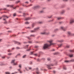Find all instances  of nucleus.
Listing matches in <instances>:
<instances>
[{
  "label": "nucleus",
  "instance_id": "39",
  "mask_svg": "<svg viewBox=\"0 0 74 74\" xmlns=\"http://www.w3.org/2000/svg\"><path fill=\"white\" fill-rule=\"evenodd\" d=\"M51 60V59H50V58H47V60L49 61V60Z\"/></svg>",
  "mask_w": 74,
  "mask_h": 74
},
{
  "label": "nucleus",
  "instance_id": "3",
  "mask_svg": "<svg viewBox=\"0 0 74 74\" xmlns=\"http://www.w3.org/2000/svg\"><path fill=\"white\" fill-rule=\"evenodd\" d=\"M15 60H12L11 62V63H13V65H17V63H15L14 62H15Z\"/></svg>",
  "mask_w": 74,
  "mask_h": 74
},
{
  "label": "nucleus",
  "instance_id": "6",
  "mask_svg": "<svg viewBox=\"0 0 74 74\" xmlns=\"http://www.w3.org/2000/svg\"><path fill=\"white\" fill-rule=\"evenodd\" d=\"M74 19H71L70 21V23H74Z\"/></svg>",
  "mask_w": 74,
  "mask_h": 74
},
{
  "label": "nucleus",
  "instance_id": "12",
  "mask_svg": "<svg viewBox=\"0 0 74 74\" xmlns=\"http://www.w3.org/2000/svg\"><path fill=\"white\" fill-rule=\"evenodd\" d=\"M31 19V18L30 17L25 18V21H27V20H29V19Z\"/></svg>",
  "mask_w": 74,
  "mask_h": 74
},
{
  "label": "nucleus",
  "instance_id": "50",
  "mask_svg": "<svg viewBox=\"0 0 74 74\" xmlns=\"http://www.w3.org/2000/svg\"><path fill=\"white\" fill-rule=\"evenodd\" d=\"M25 3H26L27 4H29V2H25Z\"/></svg>",
  "mask_w": 74,
  "mask_h": 74
},
{
  "label": "nucleus",
  "instance_id": "44",
  "mask_svg": "<svg viewBox=\"0 0 74 74\" xmlns=\"http://www.w3.org/2000/svg\"><path fill=\"white\" fill-rule=\"evenodd\" d=\"M34 56H37V53L35 54H34Z\"/></svg>",
  "mask_w": 74,
  "mask_h": 74
},
{
  "label": "nucleus",
  "instance_id": "25",
  "mask_svg": "<svg viewBox=\"0 0 74 74\" xmlns=\"http://www.w3.org/2000/svg\"><path fill=\"white\" fill-rule=\"evenodd\" d=\"M3 23L4 24H7V21H5Z\"/></svg>",
  "mask_w": 74,
  "mask_h": 74
},
{
  "label": "nucleus",
  "instance_id": "21",
  "mask_svg": "<svg viewBox=\"0 0 74 74\" xmlns=\"http://www.w3.org/2000/svg\"><path fill=\"white\" fill-rule=\"evenodd\" d=\"M70 52H74V50H70Z\"/></svg>",
  "mask_w": 74,
  "mask_h": 74
},
{
  "label": "nucleus",
  "instance_id": "29",
  "mask_svg": "<svg viewBox=\"0 0 74 74\" xmlns=\"http://www.w3.org/2000/svg\"><path fill=\"white\" fill-rule=\"evenodd\" d=\"M16 49H20V48L18 47H16Z\"/></svg>",
  "mask_w": 74,
  "mask_h": 74
},
{
  "label": "nucleus",
  "instance_id": "7",
  "mask_svg": "<svg viewBox=\"0 0 74 74\" xmlns=\"http://www.w3.org/2000/svg\"><path fill=\"white\" fill-rule=\"evenodd\" d=\"M41 34H47V35H48V34H49L50 33L49 32H48V33L43 32V33H42Z\"/></svg>",
  "mask_w": 74,
  "mask_h": 74
},
{
  "label": "nucleus",
  "instance_id": "24",
  "mask_svg": "<svg viewBox=\"0 0 74 74\" xmlns=\"http://www.w3.org/2000/svg\"><path fill=\"white\" fill-rule=\"evenodd\" d=\"M52 15H51V16H48V18H51V17H52Z\"/></svg>",
  "mask_w": 74,
  "mask_h": 74
},
{
  "label": "nucleus",
  "instance_id": "51",
  "mask_svg": "<svg viewBox=\"0 0 74 74\" xmlns=\"http://www.w3.org/2000/svg\"><path fill=\"white\" fill-rule=\"evenodd\" d=\"M28 46H29V45H27V46H26V48H28Z\"/></svg>",
  "mask_w": 74,
  "mask_h": 74
},
{
  "label": "nucleus",
  "instance_id": "18",
  "mask_svg": "<svg viewBox=\"0 0 74 74\" xmlns=\"http://www.w3.org/2000/svg\"><path fill=\"white\" fill-rule=\"evenodd\" d=\"M6 10V8H4L3 9L2 8H0V11H1V10Z\"/></svg>",
  "mask_w": 74,
  "mask_h": 74
},
{
  "label": "nucleus",
  "instance_id": "41",
  "mask_svg": "<svg viewBox=\"0 0 74 74\" xmlns=\"http://www.w3.org/2000/svg\"><path fill=\"white\" fill-rule=\"evenodd\" d=\"M57 30H58V29H56L55 30V32H56V31H57Z\"/></svg>",
  "mask_w": 74,
  "mask_h": 74
},
{
  "label": "nucleus",
  "instance_id": "49",
  "mask_svg": "<svg viewBox=\"0 0 74 74\" xmlns=\"http://www.w3.org/2000/svg\"><path fill=\"white\" fill-rule=\"evenodd\" d=\"M29 43H30L31 44V43H32V42L31 41H29Z\"/></svg>",
  "mask_w": 74,
  "mask_h": 74
},
{
  "label": "nucleus",
  "instance_id": "36",
  "mask_svg": "<svg viewBox=\"0 0 74 74\" xmlns=\"http://www.w3.org/2000/svg\"><path fill=\"white\" fill-rule=\"evenodd\" d=\"M8 55H12V53H8Z\"/></svg>",
  "mask_w": 74,
  "mask_h": 74
},
{
  "label": "nucleus",
  "instance_id": "1",
  "mask_svg": "<svg viewBox=\"0 0 74 74\" xmlns=\"http://www.w3.org/2000/svg\"><path fill=\"white\" fill-rule=\"evenodd\" d=\"M47 42H49L50 44L48 45L47 44H45L44 46H43V48L44 49L48 48V47H51V45H56V43H52V42H53V40H52L47 41Z\"/></svg>",
  "mask_w": 74,
  "mask_h": 74
},
{
  "label": "nucleus",
  "instance_id": "45",
  "mask_svg": "<svg viewBox=\"0 0 74 74\" xmlns=\"http://www.w3.org/2000/svg\"><path fill=\"white\" fill-rule=\"evenodd\" d=\"M40 72H36V74H39Z\"/></svg>",
  "mask_w": 74,
  "mask_h": 74
},
{
  "label": "nucleus",
  "instance_id": "31",
  "mask_svg": "<svg viewBox=\"0 0 74 74\" xmlns=\"http://www.w3.org/2000/svg\"><path fill=\"white\" fill-rule=\"evenodd\" d=\"M5 73L6 74H10V73L8 72H5Z\"/></svg>",
  "mask_w": 74,
  "mask_h": 74
},
{
  "label": "nucleus",
  "instance_id": "63",
  "mask_svg": "<svg viewBox=\"0 0 74 74\" xmlns=\"http://www.w3.org/2000/svg\"><path fill=\"white\" fill-rule=\"evenodd\" d=\"M53 73H55V71H53Z\"/></svg>",
  "mask_w": 74,
  "mask_h": 74
},
{
  "label": "nucleus",
  "instance_id": "60",
  "mask_svg": "<svg viewBox=\"0 0 74 74\" xmlns=\"http://www.w3.org/2000/svg\"><path fill=\"white\" fill-rule=\"evenodd\" d=\"M35 48H38V46H35Z\"/></svg>",
  "mask_w": 74,
  "mask_h": 74
},
{
  "label": "nucleus",
  "instance_id": "46",
  "mask_svg": "<svg viewBox=\"0 0 74 74\" xmlns=\"http://www.w3.org/2000/svg\"><path fill=\"white\" fill-rule=\"evenodd\" d=\"M26 14H23V16H25V15Z\"/></svg>",
  "mask_w": 74,
  "mask_h": 74
},
{
  "label": "nucleus",
  "instance_id": "59",
  "mask_svg": "<svg viewBox=\"0 0 74 74\" xmlns=\"http://www.w3.org/2000/svg\"><path fill=\"white\" fill-rule=\"evenodd\" d=\"M29 69L30 70V69H32V68H31V67H29Z\"/></svg>",
  "mask_w": 74,
  "mask_h": 74
},
{
  "label": "nucleus",
  "instance_id": "16",
  "mask_svg": "<svg viewBox=\"0 0 74 74\" xmlns=\"http://www.w3.org/2000/svg\"><path fill=\"white\" fill-rule=\"evenodd\" d=\"M62 44H60L59 45H58V46L59 47H60L62 46Z\"/></svg>",
  "mask_w": 74,
  "mask_h": 74
},
{
  "label": "nucleus",
  "instance_id": "47",
  "mask_svg": "<svg viewBox=\"0 0 74 74\" xmlns=\"http://www.w3.org/2000/svg\"><path fill=\"white\" fill-rule=\"evenodd\" d=\"M52 51L53 52V51H55V50L54 49H53V50H52Z\"/></svg>",
  "mask_w": 74,
  "mask_h": 74
},
{
  "label": "nucleus",
  "instance_id": "43",
  "mask_svg": "<svg viewBox=\"0 0 74 74\" xmlns=\"http://www.w3.org/2000/svg\"><path fill=\"white\" fill-rule=\"evenodd\" d=\"M30 36L31 37H34V35H31Z\"/></svg>",
  "mask_w": 74,
  "mask_h": 74
},
{
  "label": "nucleus",
  "instance_id": "37",
  "mask_svg": "<svg viewBox=\"0 0 74 74\" xmlns=\"http://www.w3.org/2000/svg\"><path fill=\"white\" fill-rule=\"evenodd\" d=\"M13 16H16V14L14 13V14H13Z\"/></svg>",
  "mask_w": 74,
  "mask_h": 74
},
{
  "label": "nucleus",
  "instance_id": "38",
  "mask_svg": "<svg viewBox=\"0 0 74 74\" xmlns=\"http://www.w3.org/2000/svg\"><path fill=\"white\" fill-rule=\"evenodd\" d=\"M69 45H67L66 46V48H69Z\"/></svg>",
  "mask_w": 74,
  "mask_h": 74
},
{
  "label": "nucleus",
  "instance_id": "14",
  "mask_svg": "<svg viewBox=\"0 0 74 74\" xmlns=\"http://www.w3.org/2000/svg\"><path fill=\"white\" fill-rule=\"evenodd\" d=\"M7 7H10L12 8L13 7H14V5H7Z\"/></svg>",
  "mask_w": 74,
  "mask_h": 74
},
{
  "label": "nucleus",
  "instance_id": "62",
  "mask_svg": "<svg viewBox=\"0 0 74 74\" xmlns=\"http://www.w3.org/2000/svg\"><path fill=\"white\" fill-rule=\"evenodd\" d=\"M27 38H28V39H30V37H27Z\"/></svg>",
  "mask_w": 74,
  "mask_h": 74
},
{
  "label": "nucleus",
  "instance_id": "26",
  "mask_svg": "<svg viewBox=\"0 0 74 74\" xmlns=\"http://www.w3.org/2000/svg\"><path fill=\"white\" fill-rule=\"evenodd\" d=\"M22 66V65L21 64L19 65V67L20 68H21Z\"/></svg>",
  "mask_w": 74,
  "mask_h": 74
},
{
  "label": "nucleus",
  "instance_id": "19",
  "mask_svg": "<svg viewBox=\"0 0 74 74\" xmlns=\"http://www.w3.org/2000/svg\"><path fill=\"white\" fill-rule=\"evenodd\" d=\"M62 19V18L60 17L57 18V19L58 20H60V19Z\"/></svg>",
  "mask_w": 74,
  "mask_h": 74
},
{
  "label": "nucleus",
  "instance_id": "42",
  "mask_svg": "<svg viewBox=\"0 0 74 74\" xmlns=\"http://www.w3.org/2000/svg\"><path fill=\"white\" fill-rule=\"evenodd\" d=\"M21 55V54L19 53L17 55V56H20Z\"/></svg>",
  "mask_w": 74,
  "mask_h": 74
},
{
  "label": "nucleus",
  "instance_id": "33",
  "mask_svg": "<svg viewBox=\"0 0 74 74\" xmlns=\"http://www.w3.org/2000/svg\"><path fill=\"white\" fill-rule=\"evenodd\" d=\"M27 29H31V27H27Z\"/></svg>",
  "mask_w": 74,
  "mask_h": 74
},
{
  "label": "nucleus",
  "instance_id": "57",
  "mask_svg": "<svg viewBox=\"0 0 74 74\" xmlns=\"http://www.w3.org/2000/svg\"><path fill=\"white\" fill-rule=\"evenodd\" d=\"M30 49H28L27 50V51H30Z\"/></svg>",
  "mask_w": 74,
  "mask_h": 74
},
{
  "label": "nucleus",
  "instance_id": "10",
  "mask_svg": "<svg viewBox=\"0 0 74 74\" xmlns=\"http://www.w3.org/2000/svg\"><path fill=\"white\" fill-rule=\"evenodd\" d=\"M60 28L61 29H62V30H64V31L66 30V29H65V28L64 27H61Z\"/></svg>",
  "mask_w": 74,
  "mask_h": 74
},
{
  "label": "nucleus",
  "instance_id": "40",
  "mask_svg": "<svg viewBox=\"0 0 74 74\" xmlns=\"http://www.w3.org/2000/svg\"><path fill=\"white\" fill-rule=\"evenodd\" d=\"M15 73H18V72H15L14 73H12V74H15Z\"/></svg>",
  "mask_w": 74,
  "mask_h": 74
},
{
  "label": "nucleus",
  "instance_id": "27",
  "mask_svg": "<svg viewBox=\"0 0 74 74\" xmlns=\"http://www.w3.org/2000/svg\"><path fill=\"white\" fill-rule=\"evenodd\" d=\"M8 52H12V50H10V49H9L8 50Z\"/></svg>",
  "mask_w": 74,
  "mask_h": 74
},
{
  "label": "nucleus",
  "instance_id": "4",
  "mask_svg": "<svg viewBox=\"0 0 74 74\" xmlns=\"http://www.w3.org/2000/svg\"><path fill=\"white\" fill-rule=\"evenodd\" d=\"M51 66H54V65L53 64H51L50 65H47V68H48V69H51Z\"/></svg>",
  "mask_w": 74,
  "mask_h": 74
},
{
  "label": "nucleus",
  "instance_id": "30",
  "mask_svg": "<svg viewBox=\"0 0 74 74\" xmlns=\"http://www.w3.org/2000/svg\"><path fill=\"white\" fill-rule=\"evenodd\" d=\"M20 2V1H18L16 2V3H19Z\"/></svg>",
  "mask_w": 74,
  "mask_h": 74
},
{
  "label": "nucleus",
  "instance_id": "52",
  "mask_svg": "<svg viewBox=\"0 0 74 74\" xmlns=\"http://www.w3.org/2000/svg\"><path fill=\"white\" fill-rule=\"evenodd\" d=\"M64 1H68V0H63Z\"/></svg>",
  "mask_w": 74,
  "mask_h": 74
},
{
  "label": "nucleus",
  "instance_id": "17",
  "mask_svg": "<svg viewBox=\"0 0 74 74\" xmlns=\"http://www.w3.org/2000/svg\"><path fill=\"white\" fill-rule=\"evenodd\" d=\"M58 42H63V40H58Z\"/></svg>",
  "mask_w": 74,
  "mask_h": 74
},
{
  "label": "nucleus",
  "instance_id": "53",
  "mask_svg": "<svg viewBox=\"0 0 74 74\" xmlns=\"http://www.w3.org/2000/svg\"><path fill=\"white\" fill-rule=\"evenodd\" d=\"M40 12H41V13H42V12H44V11H41Z\"/></svg>",
  "mask_w": 74,
  "mask_h": 74
},
{
  "label": "nucleus",
  "instance_id": "23",
  "mask_svg": "<svg viewBox=\"0 0 74 74\" xmlns=\"http://www.w3.org/2000/svg\"><path fill=\"white\" fill-rule=\"evenodd\" d=\"M34 25H35V24L33 23L32 24V27H34Z\"/></svg>",
  "mask_w": 74,
  "mask_h": 74
},
{
  "label": "nucleus",
  "instance_id": "48",
  "mask_svg": "<svg viewBox=\"0 0 74 74\" xmlns=\"http://www.w3.org/2000/svg\"><path fill=\"white\" fill-rule=\"evenodd\" d=\"M54 54L55 55H57V54H58V53H56Z\"/></svg>",
  "mask_w": 74,
  "mask_h": 74
},
{
  "label": "nucleus",
  "instance_id": "34",
  "mask_svg": "<svg viewBox=\"0 0 74 74\" xmlns=\"http://www.w3.org/2000/svg\"><path fill=\"white\" fill-rule=\"evenodd\" d=\"M59 23H60V24H62V23H63V22L61 21L60 22H59Z\"/></svg>",
  "mask_w": 74,
  "mask_h": 74
},
{
  "label": "nucleus",
  "instance_id": "54",
  "mask_svg": "<svg viewBox=\"0 0 74 74\" xmlns=\"http://www.w3.org/2000/svg\"><path fill=\"white\" fill-rule=\"evenodd\" d=\"M2 58H3V59H4L5 58V56L2 57Z\"/></svg>",
  "mask_w": 74,
  "mask_h": 74
},
{
  "label": "nucleus",
  "instance_id": "22",
  "mask_svg": "<svg viewBox=\"0 0 74 74\" xmlns=\"http://www.w3.org/2000/svg\"><path fill=\"white\" fill-rule=\"evenodd\" d=\"M16 43L18 44V45H20V44H21V43L19 42H16Z\"/></svg>",
  "mask_w": 74,
  "mask_h": 74
},
{
  "label": "nucleus",
  "instance_id": "56",
  "mask_svg": "<svg viewBox=\"0 0 74 74\" xmlns=\"http://www.w3.org/2000/svg\"><path fill=\"white\" fill-rule=\"evenodd\" d=\"M47 1L49 2L51 1V0H47Z\"/></svg>",
  "mask_w": 74,
  "mask_h": 74
},
{
  "label": "nucleus",
  "instance_id": "13",
  "mask_svg": "<svg viewBox=\"0 0 74 74\" xmlns=\"http://www.w3.org/2000/svg\"><path fill=\"white\" fill-rule=\"evenodd\" d=\"M40 7V6L38 5H36L34 6V8H39Z\"/></svg>",
  "mask_w": 74,
  "mask_h": 74
},
{
  "label": "nucleus",
  "instance_id": "5",
  "mask_svg": "<svg viewBox=\"0 0 74 74\" xmlns=\"http://www.w3.org/2000/svg\"><path fill=\"white\" fill-rule=\"evenodd\" d=\"M68 34L70 36H74V34H71L70 32H68Z\"/></svg>",
  "mask_w": 74,
  "mask_h": 74
},
{
  "label": "nucleus",
  "instance_id": "20",
  "mask_svg": "<svg viewBox=\"0 0 74 74\" xmlns=\"http://www.w3.org/2000/svg\"><path fill=\"white\" fill-rule=\"evenodd\" d=\"M25 24H26V25H28V24H29V23L28 22H26L25 23Z\"/></svg>",
  "mask_w": 74,
  "mask_h": 74
},
{
  "label": "nucleus",
  "instance_id": "61",
  "mask_svg": "<svg viewBox=\"0 0 74 74\" xmlns=\"http://www.w3.org/2000/svg\"><path fill=\"white\" fill-rule=\"evenodd\" d=\"M53 20H50V21H49V22H51V21H53Z\"/></svg>",
  "mask_w": 74,
  "mask_h": 74
},
{
  "label": "nucleus",
  "instance_id": "8",
  "mask_svg": "<svg viewBox=\"0 0 74 74\" xmlns=\"http://www.w3.org/2000/svg\"><path fill=\"white\" fill-rule=\"evenodd\" d=\"M74 62V59H73L72 60H71L70 61H68V60H66L65 61V62Z\"/></svg>",
  "mask_w": 74,
  "mask_h": 74
},
{
  "label": "nucleus",
  "instance_id": "58",
  "mask_svg": "<svg viewBox=\"0 0 74 74\" xmlns=\"http://www.w3.org/2000/svg\"><path fill=\"white\" fill-rule=\"evenodd\" d=\"M16 36V35H14L13 36V37H15Z\"/></svg>",
  "mask_w": 74,
  "mask_h": 74
},
{
  "label": "nucleus",
  "instance_id": "35",
  "mask_svg": "<svg viewBox=\"0 0 74 74\" xmlns=\"http://www.w3.org/2000/svg\"><path fill=\"white\" fill-rule=\"evenodd\" d=\"M26 55H24L23 57V58H25L26 57Z\"/></svg>",
  "mask_w": 74,
  "mask_h": 74
},
{
  "label": "nucleus",
  "instance_id": "2",
  "mask_svg": "<svg viewBox=\"0 0 74 74\" xmlns=\"http://www.w3.org/2000/svg\"><path fill=\"white\" fill-rule=\"evenodd\" d=\"M39 29H40V28L39 27H37L34 29V30H32L31 31V33H33L34 32H36L37 30H39Z\"/></svg>",
  "mask_w": 74,
  "mask_h": 74
},
{
  "label": "nucleus",
  "instance_id": "55",
  "mask_svg": "<svg viewBox=\"0 0 74 74\" xmlns=\"http://www.w3.org/2000/svg\"><path fill=\"white\" fill-rule=\"evenodd\" d=\"M32 64V62H30V64Z\"/></svg>",
  "mask_w": 74,
  "mask_h": 74
},
{
  "label": "nucleus",
  "instance_id": "15",
  "mask_svg": "<svg viewBox=\"0 0 74 74\" xmlns=\"http://www.w3.org/2000/svg\"><path fill=\"white\" fill-rule=\"evenodd\" d=\"M69 57H70V58H71L73 56V54H69Z\"/></svg>",
  "mask_w": 74,
  "mask_h": 74
},
{
  "label": "nucleus",
  "instance_id": "11",
  "mask_svg": "<svg viewBox=\"0 0 74 74\" xmlns=\"http://www.w3.org/2000/svg\"><path fill=\"white\" fill-rule=\"evenodd\" d=\"M65 12V10H63L61 11V14H64Z\"/></svg>",
  "mask_w": 74,
  "mask_h": 74
},
{
  "label": "nucleus",
  "instance_id": "28",
  "mask_svg": "<svg viewBox=\"0 0 74 74\" xmlns=\"http://www.w3.org/2000/svg\"><path fill=\"white\" fill-rule=\"evenodd\" d=\"M33 52H31V53H30V55H33Z\"/></svg>",
  "mask_w": 74,
  "mask_h": 74
},
{
  "label": "nucleus",
  "instance_id": "64",
  "mask_svg": "<svg viewBox=\"0 0 74 74\" xmlns=\"http://www.w3.org/2000/svg\"><path fill=\"white\" fill-rule=\"evenodd\" d=\"M15 49L14 48H12V49H13H13Z\"/></svg>",
  "mask_w": 74,
  "mask_h": 74
},
{
  "label": "nucleus",
  "instance_id": "32",
  "mask_svg": "<svg viewBox=\"0 0 74 74\" xmlns=\"http://www.w3.org/2000/svg\"><path fill=\"white\" fill-rule=\"evenodd\" d=\"M63 69H64V70H66V67H65L64 66Z\"/></svg>",
  "mask_w": 74,
  "mask_h": 74
},
{
  "label": "nucleus",
  "instance_id": "9",
  "mask_svg": "<svg viewBox=\"0 0 74 74\" xmlns=\"http://www.w3.org/2000/svg\"><path fill=\"white\" fill-rule=\"evenodd\" d=\"M3 16L4 17V18L3 19V20L4 21H5V19L6 18H8V17L7 16L5 15H4Z\"/></svg>",
  "mask_w": 74,
  "mask_h": 74
}]
</instances>
